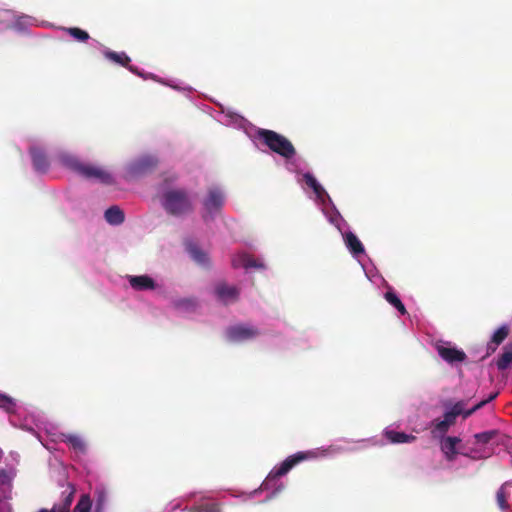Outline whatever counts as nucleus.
I'll return each mask as SVG.
<instances>
[{"label": "nucleus", "instance_id": "nucleus-1", "mask_svg": "<svg viewBox=\"0 0 512 512\" xmlns=\"http://www.w3.org/2000/svg\"><path fill=\"white\" fill-rule=\"evenodd\" d=\"M61 162L63 166L86 180L94 181L103 185H112L114 183L112 173L104 166L91 162H83L72 155H63L61 157Z\"/></svg>", "mask_w": 512, "mask_h": 512}, {"label": "nucleus", "instance_id": "nucleus-2", "mask_svg": "<svg viewBox=\"0 0 512 512\" xmlns=\"http://www.w3.org/2000/svg\"><path fill=\"white\" fill-rule=\"evenodd\" d=\"M176 179L177 176L175 174L165 177L164 183L160 186L162 192L161 203L168 214L180 216L191 212L193 207L186 190L167 187L168 183H172Z\"/></svg>", "mask_w": 512, "mask_h": 512}, {"label": "nucleus", "instance_id": "nucleus-3", "mask_svg": "<svg viewBox=\"0 0 512 512\" xmlns=\"http://www.w3.org/2000/svg\"><path fill=\"white\" fill-rule=\"evenodd\" d=\"M257 136L271 151L286 159H291L296 154L291 141L273 130L259 129Z\"/></svg>", "mask_w": 512, "mask_h": 512}, {"label": "nucleus", "instance_id": "nucleus-4", "mask_svg": "<svg viewBox=\"0 0 512 512\" xmlns=\"http://www.w3.org/2000/svg\"><path fill=\"white\" fill-rule=\"evenodd\" d=\"M461 443V439L456 436H447L441 441V451L444 453L446 460L454 461L458 454L473 459L481 458V449L477 447L466 448L462 446V451L457 449V446Z\"/></svg>", "mask_w": 512, "mask_h": 512}, {"label": "nucleus", "instance_id": "nucleus-5", "mask_svg": "<svg viewBox=\"0 0 512 512\" xmlns=\"http://www.w3.org/2000/svg\"><path fill=\"white\" fill-rule=\"evenodd\" d=\"M315 457V453L308 452H297L287 457L279 466L274 467L270 472V477L278 478L286 475L294 466L302 461Z\"/></svg>", "mask_w": 512, "mask_h": 512}, {"label": "nucleus", "instance_id": "nucleus-6", "mask_svg": "<svg viewBox=\"0 0 512 512\" xmlns=\"http://www.w3.org/2000/svg\"><path fill=\"white\" fill-rule=\"evenodd\" d=\"M225 203L224 192L219 187H211L208 189L207 196L203 200L205 211L210 216L220 212Z\"/></svg>", "mask_w": 512, "mask_h": 512}, {"label": "nucleus", "instance_id": "nucleus-7", "mask_svg": "<svg viewBox=\"0 0 512 512\" xmlns=\"http://www.w3.org/2000/svg\"><path fill=\"white\" fill-rule=\"evenodd\" d=\"M227 337L230 341L241 342L259 335L258 329L252 326L235 325L227 329Z\"/></svg>", "mask_w": 512, "mask_h": 512}, {"label": "nucleus", "instance_id": "nucleus-8", "mask_svg": "<svg viewBox=\"0 0 512 512\" xmlns=\"http://www.w3.org/2000/svg\"><path fill=\"white\" fill-rule=\"evenodd\" d=\"M215 295L224 304L236 302L239 298V289L236 286H229L225 282H219L215 286Z\"/></svg>", "mask_w": 512, "mask_h": 512}, {"label": "nucleus", "instance_id": "nucleus-9", "mask_svg": "<svg viewBox=\"0 0 512 512\" xmlns=\"http://www.w3.org/2000/svg\"><path fill=\"white\" fill-rule=\"evenodd\" d=\"M437 352L443 360L450 364L463 362L466 359L465 352L454 347L439 345L437 346Z\"/></svg>", "mask_w": 512, "mask_h": 512}, {"label": "nucleus", "instance_id": "nucleus-10", "mask_svg": "<svg viewBox=\"0 0 512 512\" xmlns=\"http://www.w3.org/2000/svg\"><path fill=\"white\" fill-rule=\"evenodd\" d=\"M497 394H492L488 397V399L486 400H482L480 401L478 404H476L473 408L469 409V410H464V406H465V403L463 401H459L457 403H455L453 405V407L451 408V412L454 416H459V415H462L463 418H468L469 416H471L475 411H477L478 409L482 408L484 405H486L488 402L494 400L496 398Z\"/></svg>", "mask_w": 512, "mask_h": 512}, {"label": "nucleus", "instance_id": "nucleus-11", "mask_svg": "<svg viewBox=\"0 0 512 512\" xmlns=\"http://www.w3.org/2000/svg\"><path fill=\"white\" fill-rule=\"evenodd\" d=\"M29 152L32 157L34 169L40 173L47 172L49 161L44 151L39 147H31Z\"/></svg>", "mask_w": 512, "mask_h": 512}, {"label": "nucleus", "instance_id": "nucleus-12", "mask_svg": "<svg viewBox=\"0 0 512 512\" xmlns=\"http://www.w3.org/2000/svg\"><path fill=\"white\" fill-rule=\"evenodd\" d=\"M158 164V160L153 156H144L136 161L130 168V173L138 175L153 170Z\"/></svg>", "mask_w": 512, "mask_h": 512}, {"label": "nucleus", "instance_id": "nucleus-13", "mask_svg": "<svg viewBox=\"0 0 512 512\" xmlns=\"http://www.w3.org/2000/svg\"><path fill=\"white\" fill-rule=\"evenodd\" d=\"M130 287L138 291L154 290L155 281L148 275L130 276Z\"/></svg>", "mask_w": 512, "mask_h": 512}, {"label": "nucleus", "instance_id": "nucleus-14", "mask_svg": "<svg viewBox=\"0 0 512 512\" xmlns=\"http://www.w3.org/2000/svg\"><path fill=\"white\" fill-rule=\"evenodd\" d=\"M384 435L392 444L410 443L416 440V437L412 434H406L395 430H385Z\"/></svg>", "mask_w": 512, "mask_h": 512}, {"label": "nucleus", "instance_id": "nucleus-15", "mask_svg": "<svg viewBox=\"0 0 512 512\" xmlns=\"http://www.w3.org/2000/svg\"><path fill=\"white\" fill-rule=\"evenodd\" d=\"M344 241L347 248L354 256L364 253L363 244L354 233L346 232L344 235Z\"/></svg>", "mask_w": 512, "mask_h": 512}, {"label": "nucleus", "instance_id": "nucleus-16", "mask_svg": "<svg viewBox=\"0 0 512 512\" xmlns=\"http://www.w3.org/2000/svg\"><path fill=\"white\" fill-rule=\"evenodd\" d=\"M105 219L111 225H119L124 222L125 214L117 206H112L105 211Z\"/></svg>", "mask_w": 512, "mask_h": 512}, {"label": "nucleus", "instance_id": "nucleus-17", "mask_svg": "<svg viewBox=\"0 0 512 512\" xmlns=\"http://www.w3.org/2000/svg\"><path fill=\"white\" fill-rule=\"evenodd\" d=\"M187 250L195 262L203 266L208 265L209 257L207 253L202 251L196 244L189 243L187 245Z\"/></svg>", "mask_w": 512, "mask_h": 512}, {"label": "nucleus", "instance_id": "nucleus-18", "mask_svg": "<svg viewBox=\"0 0 512 512\" xmlns=\"http://www.w3.org/2000/svg\"><path fill=\"white\" fill-rule=\"evenodd\" d=\"M509 328L507 326H501L498 328L491 337L489 348L492 351L496 350V347L500 345L508 336Z\"/></svg>", "mask_w": 512, "mask_h": 512}, {"label": "nucleus", "instance_id": "nucleus-19", "mask_svg": "<svg viewBox=\"0 0 512 512\" xmlns=\"http://www.w3.org/2000/svg\"><path fill=\"white\" fill-rule=\"evenodd\" d=\"M74 491H70L63 499L60 505H54L51 510L40 509L38 512H69L71 504L73 502Z\"/></svg>", "mask_w": 512, "mask_h": 512}, {"label": "nucleus", "instance_id": "nucleus-20", "mask_svg": "<svg viewBox=\"0 0 512 512\" xmlns=\"http://www.w3.org/2000/svg\"><path fill=\"white\" fill-rule=\"evenodd\" d=\"M512 363V344L504 347L502 354L499 356L496 365L499 370H505Z\"/></svg>", "mask_w": 512, "mask_h": 512}, {"label": "nucleus", "instance_id": "nucleus-21", "mask_svg": "<svg viewBox=\"0 0 512 512\" xmlns=\"http://www.w3.org/2000/svg\"><path fill=\"white\" fill-rule=\"evenodd\" d=\"M384 298L386 299V301L389 304H391L393 307H395L401 315L407 314V310H406L404 304L402 303V301L400 300V298L397 296V294L395 292L387 291L384 295Z\"/></svg>", "mask_w": 512, "mask_h": 512}, {"label": "nucleus", "instance_id": "nucleus-22", "mask_svg": "<svg viewBox=\"0 0 512 512\" xmlns=\"http://www.w3.org/2000/svg\"><path fill=\"white\" fill-rule=\"evenodd\" d=\"M498 430H489L477 433L473 436L475 445H486L498 436Z\"/></svg>", "mask_w": 512, "mask_h": 512}, {"label": "nucleus", "instance_id": "nucleus-23", "mask_svg": "<svg viewBox=\"0 0 512 512\" xmlns=\"http://www.w3.org/2000/svg\"><path fill=\"white\" fill-rule=\"evenodd\" d=\"M104 56L115 64H118L122 67H128V56L124 52L117 53L113 51H106Z\"/></svg>", "mask_w": 512, "mask_h": 512}, {"label": "nucleus", "instance_id": "nucleus-24", "mask_svg": "<svg viewBox=\"0 0 512 512\" xmlns=\"http://www.w3.org/2000/svg\"><path fill=\"white\" fill-rule=\"evenodd\" d=\"M65 442L69 444L75 451L85 452V443L82 438L75 434L65 435Z\"/></svg>", "mask_w": 512, "mask_h": 512}, {"label": "nucleus", "instance_id": "nucleus-25", "mask_svg": "<svg viewBox=\"0 0 512 512\" xmlns=\"http://www.w3.org/2000/svg\"><path fill=\"white\" fill-rule=\"evenodd\" d=\"M189 512H221V508L218 503L207 502L193 506Z\"/></svg>", "mask_w": 512, "mask_h": 512}, {"label": "nucleus", "instance_id": "nucleus-26", "mask_svg": "<svg viewBox=\"0 0 512 512\" xmlns=\"http://www.w3.org/2000/svg\"><path fill=\"white\" fill-rule=\"evenodd\" d=\"M92 506L89 495L83 494L74 508V512H90Z\"/></svg>", "mask_w": 512, "mask_h": 512}, {"label": "nucleus", "instance_id": "nucleus-27", "mask_svg": "<svg viewBox=\"0 0 512 512\" xmlns=\"http://www.w3.org/2000/svg\"><path fill=\"white\" fill-rule=\"evenodd\" d=\"M507 497H508V493L506 492V489H505V486L502 485L497 493H496V501H497V504L498 506L502 509V510H505L508 508V502H507Z\"/></svg>", "mask_w": 512, "mask_h": 512}, {"label": "nucleus", "instance_id": "nucleus-28", "mask_svg": "<svg viewBox=\"0 0 512 512\" xmlns=\"http://www.w3.org/2000/svg\"><path fill=\"white\" fill-rule=\"evenodd\" d=\"M66 30L73 38H75L76 40H78L80 42H85L90 38L89 34L86 31H84L78 27H71V28H67Z\"/></svg>", "mask_w": 512, "mask_h": 512}, {"label": "nucleus", "instance_id": "nucleus-29", "mask_svg": "<svg viewBox=\"0 0 512 512\" xmlns=\"http://www.w3.org/2000/svg\"><path fill=\"white\" fill-rule=\"evenodd\" d=\"M249 254L243 253L235 255L231 260V265L233 268H240L243 267L246 269V262L248 259Z\"/></svg>", "mask_w": 512, "mask_h": 512}, {"label": "nucleus", "instance_id": "nucleus-30", "mask_svg": "<svg viewBox=\"0 0 512 512\" xmlns=\"http://www.w3.org/2000/svg\"><path fill=\"white\" fill-rule=\"evenodd\" d=\"M250 268L265 269V265L260 260L255 259L252 255H249L246 262V269Z\"/></svg>", "mask_w": 512, "mask_h": 512}, {"label": "nucleus", "instance_id": "nucleus-31", "mask_svg": "<svg viewBox=\"0 0 512 512\" xmlns=\"http://www.w3.org/2000/svg\"><path fill=\"white\" fill-rule=\"evenodd\" d=\"M0 407L4 408L6 411H10L14 407V402L6 395L0 394Z\"/></svg>", "mask_w": 512, "mask_h": 512}, {"label": "nucleus", "instance_id": "nucleus-32", "mask_svg": "<svg viewBox=\"0 0 512 512\" xmlns=\"http://www.w3.org/2000/svg\"><path fill=\"white\" fill-rule=\"evenodd\" d=\"M450 426L444 420H438L434 424V431L439 432L440 434H445Z\"/></svg>", "mask_w": 512, "mask_h": 512}, {"label": "nucleus", "instance_id": "nucleus-33", "mask_svg": "<svg viewBox=\"0 0 512 512\" xmlns=\"http://www.w3.org/2000/svg\"><path fill=\"white\" fill-rule=\"evenodd\" d=\"M303 178H304L306 185L309 186L311 189H314L316 186L319 185L316 178L310 173H305L303 175Z\"/></svg>", "mask_w": 512, "mask_h": 512}, {"label": "nucleus", "instance_id": "nucleus-34", "mask_svg": "<svg viewBox=\"0 0 512 512\" xmlns=\"http://www.w3.org/2000/svg\"><path fill=\"white\" fill-rule=\"evenodd\" d=\"M456 418L457 417L454 416L451 411H448L444 414L443 420L448 424V426H452L455 424Z\"/></svg>", "mask_w": 512, "mask_h": 512}, {"label": "nucleus", "instance_id": "nucleus-35", "mask_svg": "<svg viewBox=\"0 0 512 512\" xmlns=\"http://www.w3.org/2000/svg\"><path fill=\"white\" fill-rule=\"evenodd\" d=\"M313 192L316 194V196L320 199H323V197L325 195H327L326 191L324 190V188L319 184L318 186H316L314 189H312Z\"/></svg>", "mask_w": 512, "mask_h": 512}]
</instances>
